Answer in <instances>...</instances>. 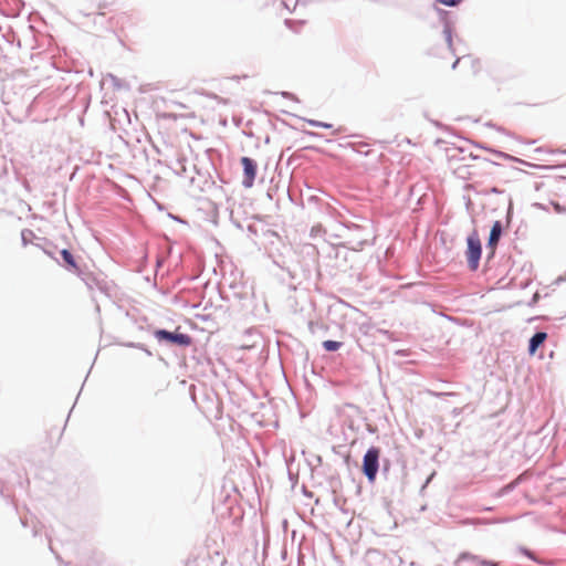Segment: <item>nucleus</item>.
Listing matches in <instances>:
<instances>
[{"mask_svg":"<svg viewBox=\"0 0 566 566\" xmlns=\"http://www.w3.org/2000/svg\"><path fill=\"white\" fill-rule=\"evenodd\" d=\"M154 336L158 339V342H165L180 347H187L192 342L188 334L179 333L177 331L170 332L167 329H156Z\"/></svg>","mask_w":566,"mask_h":566,"instance_id":"nucleus-3","label":"nucleus"},{"mask_svg":"<svg viewBox=\"0 0 566 566\" xmlns=\"http://www.w3.org/2000/svg\"><path fill=\"white\" fill-rule=\"evenodd\" d=\"M480 564L481 566H499L497 563L486 559H481Z\"/></svg>","mask_w":566,"mask_h":566,"instance_id":"nucleus-21","label":"nucleus"},{"mask_svg":"<svg viewBox=\"0 0 566 566\" xmlns=\"http://www.w3.org/2000/svg\"><path fill=\"white\" fill-rule=\"evenodd\" d=\"M469 524H472V525H475V524H484V523H488L486 520H482V518H473V520H470L468 522Z\"/></svg>","mask_w":566,"mask_h":566,"instance_id":"nucleus-22","label":"nucleus"},{"mask_svg":"<svg viewBox=\"0 0 566 566\" xmlns=\"http://www.w3.org/2000/svg\"><path fill=\"white\" fill-rule=\"evenodd\" d=\"M492 192L499 193V190L496 188H493Z\"/></svg>","mask_w":566,"mask_h":566,"instance_id":"nucleus-30","label":"nucleus"},{"mask_svg":"<svg viewBox=\"0 0 566 566\" xmlns=\"http://www.w3.org/2000/svg\"><path fill=\"white\" fill-rule=\"evenodd\" d=\"M211 558L209 553L202 552L196 556H192L187 559L185 566H210Z\"/></svg>","mask_w":566,"mask_h":566,"instance_id":"nucleus-7","label":"nucleus"},{"mask_svg":"<svg viewBox=\"0 0 566 566\" xmlns=\"http://www.w3.org/2000/svg\"><path fill=\"white\" fill-rule=\"evenodd\" d=\"M468 556L469 555L464 553V554L461 555V558H467Z\"/></svg>","mask_w":566,"mask_h":566,"instance_id":"nucleus-29","label":"nucleus"},{"mask_svg":"<svg viewBox=\"0 0 566 566\" xmlns=\"http://www.w3.org/2000/svg\"><path fill=\"white\" fill-rule=\"evenodd\" d=\"M503 233V224L501 221H495L490 230L486 249L489 250L488 259H491L495 254L496 247L501 240Z\"/></svg>","mask_w":566,"mask_h":566,"instance_id":"nucleus-5","label":"nucleus"},{"mask_svg":"<svg viewBox=\"0 0 566 566\" xmlns=\"http://www.w3.org/2000/svg\"><path fill=\"white\" fill-rule=\"evenodd\" d=\"M307 124L313 126V127H321V128H326V129H329V128L333 127V125L329 124V123L319 122V120H316V119H307Z\"/></svg>","mask_w":566,"mask_h":566,"instance_id":"nucleus-15","label":"nucleus"},{"mask_svg":"<svg viewBox=\"0 0 566 566\" xmlns=\"http://www.w3.org/2000/svg\"><path fill=\"white\" fill-rule=\"evenodd\" d=\"M441 4L448 6V7H454L458 6L462 0H437Z\"/></svg>","mask_w":566,"mask_h":566,"instance_id":"nucleus-18","label":"nucleus"},{"mask_svg":"<svg viewBox=\"0 0 566 566\" xmlns=\"http://www.w3.org/2000/svg\"><path fill=\"white\" fill-rule=\"evenodd\" d=\"M443 35L450 50H452V28L449 22L444 23Z\"/></svg>","mask_w":566,"mask_h":566,"instance_id":"nucleus-13","label":"nucleus"},{"mask_svg":"<svg viewBox=\"0 0 566 566\" xmlns=\"http://www.w3.org/2000/svg\"><path fill=\"white\" fill-rule=\"evenodd\" d=\"M521 552L526 556L528 557L530 559L534 560V562H537V559L535 558V555L532 551L525 548V547H521Z\"/></svg>","mask_w":566,"mask_h":566,"instance_id":"nucleus-19","label":"nucleus"},{"mask_svg":"<svg viewBox=\"0 0 566 566\" xmlns=\"http://www.w3.org/2000/svg\"><path fill=\"white\" fill-rule=\"evenodd\" d=\"M88 289H93L95 285H97L96 279L87 272L82 271V275H77Z\"/></svg>","mask_w":566,"mask_h":566,"instance_id":"nucleus-10","label":"nucleus"},{"mask_svg":"<svg viewBox=\"0 0 566 566\" xmlns=\"http://www.w3.org/2000/svg\"><path fill=\"white\" fill-rule=\"evenodd\" d=\"M547 333L546 332H536L528 342V353L534 355L538 347L546 340Z\"/></svg>","mask_w":566,"mask_h":566,"instance_id":"nucleus-8","label":"nucleus"},{"mask_svg":"<svg viewBox=\"0 0 566 566\" xmlns=\"http://www.w3.org/2000/svg\"><path fill=\"white\" fill-rule=\"evenodd\" d=\"M45 254H48V255H50L51 258H53L52 253H51V252H49V251H46V250H45Z\"/></svg>","mask_w":566,"mask_h":566,"instance_id":"nucleus-28","label":"nucleus"},{"mask_svg":"<svg viewBox=\"0 0 566 566\" xmlns=\"http://www.w3.org/2000/svg\"><path fill=\"white\" fill-rule=\"evenodd\" d=\"M107 77L111 80V82L115 88L122 87V82L117 76L109 73V74H107Z\"/></svg>","mask_w":566,"mask_h":566,"instance_id":"nucleus-17","label":"nucleus"},{"mask_svg":"<svg viewBox=\"0 0 566 566\" xmlns=\"http://www.w3.org/2000/svg\"><path fill=\"white\" fill-rule=\"evenodd\" d=\"M343 346L342 342L327 339L322 343V347L326 352H336Z\"/></svg>","mask_w":566,"mask_h":566,"instance_id":"nucleus-9","label":"nucleus"},{"mask_svg":"<svg viewBox=\"0 0 566 566\" xmlns=\"http://www.w3.org/2000/svg\"><path fill=\"white\" fill-rule=\"evenodd\" d=\"M459 61H460V59L458 57V59L453 62V64H452V69H453V70L458 66Z\"/></svg>","mask_w":566,"mask_h":566,"instance_id":"nucleus-24","label":"nucleus"},{"mask_svg":"<svg viewBox=\"0 0 566 566\" xmlns=\"http://www.w3.org/2000/svg\"><path fill=\"white\" fill-rule=\"evenodd\" d=\"M379 449L370 447L363 457L361 472L370 484L376 481L379 471Z\"/></svg>","mask_w":566,"mask_h":566,"instance_id":"nucleus-1","label":"nucleus"},{"mask_svg":"<svg viewBox=\"0 0 566 566\" xmlns=\"http://www.w3.org/2000/svg\"><path fill=\"white\" fill-rule=\"evenodd\" d=\"M492 510H493V507H491V506H485V507L481 509V511H485V512H489V511H492Z\"/></svg>","mask_w":566,"mask_h":566,"instance_id":"nucleus-25","label":"nucleus"},{"mask_svg":"<svg viewBox=\"0 0 566 566\" xmlns=\"http://www.w3.org/2000/svg\"><path fill=\"white\" fill-rule=\"evenodd\" d=\"M308 135H311V136H316L317 134H316V133H313V132H308Z\"/></svg>","mask_w":566,"mask_h":566,"instance_id":"nucleus-27","label":"nucleus"},{"mask_svg":"<svg viewBox=\"0 0 566 566\" xmlns=\"http://www.w3.org/2000/svg\"><path fill=\"white\" fill-rule=\"evenodd\" d=\"M60 255L62 258V263H60V265L64 266L69 272H72L76 275H82V270L77 265L74 255L69 249H62L60 251Z\"/></svg>","mask_w":566,"mask_h":566,"instance_id":"nucleus-6","label":"nucleus"},{"mask_svg":"<svg viewBox=\"0 0 566 566\" xmlns=\"http://www.w3.org/2000/svg\"><path fill=\"white\" fill-rule=\"evenodd\" d=\"M241 165L243 169V179L241 184L244 188H251L255 180L258 164L254 159L244 156L241 158Z\"/></svg>","mask_w":566,"mask_h":566,"instance_id":"nucleus-4","label":"nucleus"},{"mask_svg":"<svg viewBox=\"0 0 566 566\" xmlns=\"http://www.w3.org/2000/svg\"><path fill=\"white\" fill-rule=\"evenodd\" d=\"M281 94H282V96H284V97L292 98V99H295V101H296L295 95H294V94H292V93H290V92H282Z\"/></svg>","mask_w":566,"mask_h":566,"instance_id":"nucleus-23","label":"nucleus"},{"mask_svg":"<svg viewBox=\"0 0 566 566\" xmlns=\"http://www.w3.org/2000/svg\"><path fill=\"white\" fill-rule=\"evenodd\" d=\"M303 23H304L303 21H294V20L285 19V24H286L290 29H293V25H294V24L302 25Z\"/></svg>","mask_w":566,"mask_h":566,"instance_id":"nucleus-20","label":"nucleus"},{"mask_svg":"<svg viewBox=\"0 0 566 566\" xmlns=\"http://www.w3.org/2000/svg\"><path fill=\"white\" fill-rule=\"evenodd\" d=\"M492 522L493 523H500L501 521L500 520H493Z\"/></svg>","mask_w":566,"mask_h":566,"instance_id":"nucleus-31","label":"nucleus"},{"mask_svg":"<svg viewBox=\"0 0 566 566\" xmlns=\"http://www.w3.org/2000/svg\"><path fill=\"white\" fill-rule=\"evenodd\" d=\"M352 147L354 149V151L360 154V155H364V156H368L369 155V145L367 143H364V142H359V143H354L352 144Z\"/></svg>","mask_w":566,"mask_h":566,"instance_id":"nucleus-11","label":"nucleus"},{"mask_svg":"<svg viewBox=\"0 0 566 566\" xmlns=\"http://www.w3.org/2000/svg\"><path fill=\"white\" fill-rule=\"evenodd\" d=\"M482 255V244L475 231L467 238L465 256L471 271H476Z\"/></svg>","mask_w":566,"mask_h":566,"instance_id":"nucleus-2","label":"nucleus"},{"mask_svg":"<svg viewBox=\"0 0 566 566\" xmlns=\"http://www.w3.org/2000/svg\"><path fill=\"white\" fill-rule=\"evenodd\" d=\"M515 485H516V482H511V483L504 485L503 488H501L497 491L496 496L501 497V496H504V495L509 494L511 491L514 490Z\"/></svg>","mask_w":566,"mask_h":566,"instance_id":"nucleus-14","label":"nucleus"},{"mask_svg":"<svg viewBox=\"0 0 566 566\" xmlns=\"http://www.w3.org/2000/svg\"><path fill=\"white\" fill-rule=\"evenodd\" d=\"M281 2H282V6L289 12H291L292 10H294L296 8L298 0H282Z\"/></svg>","mask_w":566,"mask_h":566,"instance_id":"nucleus-16","label":"nucleus"},{"mask_svg":"<svg viewBox=\"0 0 566 566\" xmlns=\"http://www.w3.org/2000/svg\"><path fill=\"white\" fill-rule=\"evenodd\" d=\"M34 232L30 229H23L21 231V242L23 247H27L31 240L34 238Z\"/></svg>","mask_w":566,"mask_h":566,"instance_id":"nucleus-12","label":"nucleus"},{"mask_svg":"<svg viewBox=\"0 0 566 566\" xmlns=\"http://www.w3.org/2000/svg\"><path fill=\"white\" fill-rule=\"evenodd\" d=\"M388 468H389V462L387 461L386 463H384V471H388Z\"/></svg>","mask_w":566,"mask_h":566,"instance_id":"nucleus-26","label":"nucleus"}]
</instances>
